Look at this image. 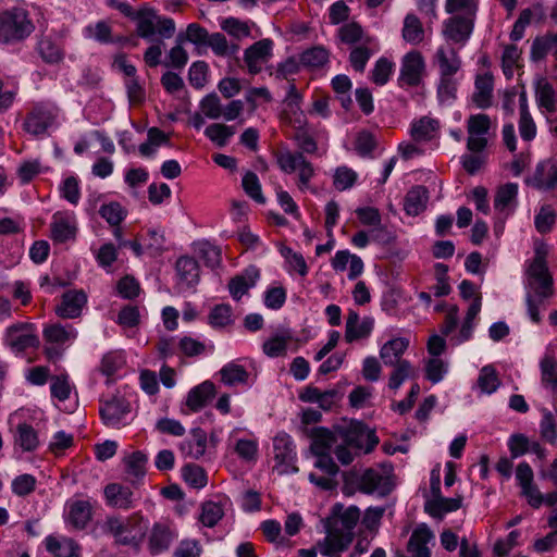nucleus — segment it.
<instances>
[{
  "instance_id": "nucleus-17",
  "label": "nucleus",
  "mask_w": 557,
  "mask_h": 557,
  "mask_svg": "<svg viewBox=\"0 0 557 557\" xmlns=\"http://www.w3.org/2000/svg\"><path fill=\"white\" fill-rule=\"evenodd\" d=\"M519 185L517 183H506L497 187L494 195L493 207L497 215L504 220L513 215L519 201Z\"/></svg>"
},
{
  "instance_id": "nucleus-47",
  "label": "nucleus",
  "mask_w": 557,
  "mask_h": 557,
  "mask_svg": "<svg viewBox=\"0 0 557 557\" xmlns=\"http://www.w3.org/2000/svg\"><path fill=\"white\" fill-rule=\"evenodd\" d=\"M500 384V379L493 364L481 368L476 379V387L481 394L492 395L499 388Z\"/></svg>"
},
{
  "instance_id": "nucleus-48",
  "label": "nucleus",
  "mask_w": 557,
  "mask_h": 557,
  "mask_svg": "<svg viewBox=\"0 0 557 557\" xmlns=\"http://www.w3.org/2000/svg\"><path fill=\"white\" fill-rule=\"evenodd\" d=\"M46 547L54 557H79V546L71 539L47 537Z\"/></svg>"
},
{
  "instance_id": "nucleus-63",
  "label": "nucleus",
  "mask_w": 557,
  "mask_h": 557,
  "mask_svg": "<svg viewBox=\"0 0 557 557\" xmlns=\"http://www.w3.org/2000/svg\"><path fill=\"white\" fill-rule=\"evenodd\" d=\"M197 251L199 257L205 261L206 265L214 269L221 264L222 252L220 247L211 244L208 240L198 243Z\"/></svg>"
},
{
  "instance_id": "nucleus-12",
  "label": "nucleus",
  "mask_w": 557,
  "mask_h": 557,
  "mask_svg": "<svg viewBox=\"0 0 557 557\" xmlns=\"http://www.w3.org/2000/svg\"><path fill=\"white\" fill-rule=\"evenodd\" d=\"M78 332L71 324L50 323L42 330L45 342L49 345L46 351L49 356L58 354L59 349L71 346L77 338Z\"/></svg>"
},
{
  "instance_id": "nucleus-44",
  "label": "nucleus",
  "mask_w": 557,
  "mask_h": 557,
  "mask_svg": "<svg viewBox=\"0 0 557 557\" xmlns=\"http://www.w3.org/2000/svg\"><path fill=\"white\" fill-rule=\"evenodd\" d=\"M338 37L347 45L373 44L374 37L367 35L356 22H349L338 28Z\"/></svg>"
},
{
  "instance_id": "nucleus-14",
  "label": "nucleus",
  "mask_w": 557,
  "mask_h": 557,
  "mask_svg": "<svg viewBox=\"0 0 557 557\" xmlns=\"http://www.w3.org/2000/svg\"><path fill=\"white\" fill-rule=\"evenodd\" d=\"M78 231V222L73 211H57L50 222V238L55 244L74 242Z\"/></svg>"
},
{
  "instance_id": "nucleus-43",
  "label": "nucleus",
  "mask_w": 557,
  "mask_h": 557,
  "mask_svg": "<svg viewBox=\"0 0 557 557\" xmlns=\"http://www.w3.org/2000/svg\"><path fill=\"white\" fill-rule=\"evenodd\" d=\"M234 323L235 315L228 304L215 305L208 314V324L214 330H224Z\"/></svg>"
},
{
  "instance_id": "nucleus-33",
  "label": "nucleus",
  "mask_w": 557,
  "mask_h": 557,
  "mask_svg": "<svg viewBox=\"0 0 557 557\" xmlns=\"http://www.w3.org/2000/svg\"><path fill=\"white\" fill-rule=\"evenodd\" d=\"M104 497L107 504L119 509H131L135 506L134 494L129 487L116 483L106 486Z\"/></svg>"
},
{
  "instance_id": "nucleus-15",
  "label": "nucleus",
  "mask_w": 557,
  "mask_h": 557,
  "mask_svg": "<svg viewBox=\"0 0 557 557\" xmlns=\"http://www.w3.org/2000/svg\"><path fill=\"white\" fill-rule=\"evenodd\" d=\"M425 61L421 52L412 50L407 52L400 64L398 85L400 87H416L422 82Z\"/></svg>"
},
{
  "instance_id": "nucleus-45",
  "label": "nucleus",
  "mask_w": 557,
  "mask_h": 557,
  "mask_svg": "<svg viewBox=\"0 0 557 557\" xmlns=\"http://www.w3.org/2000/svg\"><path fill=\"white\" fill-rule=\"evenodd\" d=\"M433 539V533L428 528L417 529L408 543L411 557H430L428 543Z\"/></svg>"
},
{
  "instance_id": "nucleus-23",
  "label": "nucleus",
  "mask_w": 557,
  "mask_h": 557,
  "mask_svg": "<svg viewBox=\"0 0 557 557\" xmlns=\"http://www.w3.org/2000/svg\"><path fill=\"white\" fill-rule=\"evenodd\" d=\"M541 385L552 394H557V357L552 344L546 346L545 352L539 361Z\"/></svg>"
},
{
  "instance_id": "nucleus-39",
  "label": "nucleus",
  "mask_w": 557,
  "mask_h": 557,
  "mask_svg": "<svg viewBox=\"0 0 557 557\" xmlns=\"http://www.w3.org/2000/svg\"><path fill=\"white\" fill-rule=\"evenodd\" d=\"M461 497L446 498L442 495L432 497L425 502V511L434 518H443L446 513L458 510L461 507Z\"/></svg>"
},
{
  "instance_id": "nucleus-54",
  "label": "nucleus",
  "mask_w": 557,
  "mask_h": 557,
  "mask_svg": "<svg viewBox=\"0 0 557 557\" xmlns=\"http://www.w3.org/2000/svg\"><path fill=\"white\" fill-rule=\"evenodd\" d=\"M393 371L388 379V387L397 391L406 380L417 376L416 368L408 360L393 364Z\"/></svg>"
},
{
  "instance_id": "nucleus-30",
  "label": "nucleus",
  "mask_w": 557,
  "mask_h": 557,
  "mask_svg": "<svg viewBox=\"0 0 557 557\" xmlns=\"http://www.w3.org/2000/svg\"><path fill=\"white\" fill-rule=\"evenodd\" d=\"M302 95L297 90L294 84L288 86L286 96L283 100V115L289 122L299 126L305 121L301 110Z\"/></svg>"
},
{
  "instance_id": "nucleus-6",
  "label": "nucleus",
  "mask_w": 557,
  "mask_h": 557,
  "mask_svg": "<svg viewBox=\"0 0 557 557\" xmlns=\"http://www.w3.org/2000/svg\"><path fill=\"white\" fill-rule=\"evenodd\" d=\"M277 164L286 174L297 173V187L300 191L317 193L310 185L311 178L315 175L314 166L302 152L282 151L277 156Z\"/></svg>"
},
{
  "instance_id": "nucleus-35",
  "label": "nucleus",
  "mask_w": 557,
  "mask_h": 557,
  "mask_svg": "<svg viewBox=\"0 0 557 557\" xmlns=\"http://www.w3.org/2000/svg\"><path fill=\"white\" fill-rule=\"evenodd\" d=\"M493 88L494 84L491 73L476 75L472 100L478 108L487 109L492 106Z\"/></svg>"
},
{
  "instance_id": "nucleus-25",
  "label": "nucleus",
  "mask_w": 557,
  "mask_h": 557,
  "mask_svg": "<svg viewBox=\"0 0 557 557\" xmlns=\"http://www.w3.org/2000/svg\"><path fill=\"white\" fill-rule=\"evenodd\" d=\"M531 185L542 191L557 190V160L540 162L531 178Z\"/></svg>"
},
{
  "instance_id": "nucleus-26",
  "label": "nucleus",
  "mask_w": 557,
  "mask_h": 557,
  "mask_svg": "<svg viewBox=\"0 0 557 557\" xmlns=\"http://www.w3.org/2000/svg\"><path fill=\"white\" fill-rule=\"evenodd\" d=\"M86 304L87 296L83 290H67L62 295L60 304L55 307V314L62 319L78 318Z\"/></svg>"
},
{
  "instance_id": "nucleus-9",
  "label": "nucleus",
  "mask_w": 557,
  "mask_h": 557,
  "mask_svg": "<svg viewBox=\"0 0 557 557\" xmlns=\"http://www.w3.org/2000/svg\"><path fill=\"white\" fill-rule=\"evenodd\" d=\"M3 342L16 355L39 345L36 326L28 322H16L8 326Z\"/></svg>"
},
{
  "instance_id": "nucleus-8",
  "label": "nucleus",
  "mask_w": 557,
  "mask_h": 557,
  "mask_svg": "<svg viewBox=\"0 0 557 557\" xmlns=\"http://www.w3.org/2000/svg\"><path fill=\"white\" fill-rule=\"evenodd\" d=\"M273 454L275 465L273 470L280 475L296 473V446L290 435L281 432L273 438Z\"/></svg>"
},
{
  "instance_id": "nucleus-55",
  "label": "nucleus",
  "mask_w": 557,
  "mask_h": 557,
  "mask_svg": "<svg viewBox=\"0 0 557 557\" xmlns=\"http://www.w3.org/2000/svg\"><path fill=\"white\" fill-rule=\"evenodd\" d=\"M37 51L41 59L49 64H57L64 58L61 47L50 37H42L38 41Z\"/></svg>"
},
{
  "instance_id": "nucleus-27",
  "label": "nucleus",
  "mask_w": 557,
  "mask_h": 557,
  "mask_svg": "<svg viewBox=\"0 0 557 557\" xmlns=\"http://www.w3.org/2000/svg\"><path fill=\"white\" fill-rule=\"evenodd\" d=\"M374 327V319L364 317L360 319L356 311H349L346 320L345 339L348 343L368 337Z\"/></svg>"
},
{
  "instance_id": "nucleus-60",
  "label": "nucleus",
  "mask_w": 557,
  "mask_h": 557,
  "mask_svg": "<svg viewBox=\"0 0 557 557\" xmlns=\"http://www.w3.org/2000/svg\"><path fill=\"white\" fill-rule=\"evenodd\" d=\"M290 342V336L285 334H276L268 338L263 345L262 350L264 355L270 358H277L287 354V347Z\"/></svg>"
},
{
  "instance_id": "nucleus-52",
  "label": "nucleus",
  "mask_w": 557,
  "mask_h": 557,
  "mask_svg": "<svg viewBox=\"0 0 557 557\" xmlns=\"http://www.w3.org/2000/svg\"><path fill=\"white\" fill-rule=\"evenodd\" d=\"M235 133V126L223 123L210 124L205 129L206 137L219 148L225 147Z\"/></svg>"
},
{
  "instance_id": "nucleus-21",
  "label": "nucleus",
  "mask_w": 557,
  "mask_h": 557,
  "mask_svg": "<svg viewBox=\"0 0 557 557\" xmlns=\"http://www.w3.org/2000/svg\"><path fill=\"white\" fill-rule=\"evenodd\" d=\"M345 442L349 446L370 453L377 445L375 432L361 422H351L345 433Z\"/></svg>"
},
{
  "instance_id": "nucleus-3",
  "label": "nucleus",
  "mask_w": 557,
  "mask_h": 557,
  "mask_svg": "<svg viewBox=\"0 0 557 557\" xmlns=\"http://www.w3.org/2000/svg\"><path fill=\"white\" fill-rule=\"evenodd\" d=\"M106 529L117 544L138 548L148 531V520L138 513L128 517H109Z\"/></svg>"
},
{
  "instance_id": "nucleus-57",
  "label": "nucleus",
  "mask_w": 557,
  "mask_h": 557,
  "mask_svg": "<svg viewBox=\"0 0 557 557\" xmlns=\"http://www.w3.org/2000/svg\"><path fill=\"white\" fill-rule=\"evenodd\" d=\"M358 177L359 175L355 170L347 165H341L334 170L333 186L338 191L351 189L356 185Z\"/></svg>"
},
{
  "instance_id": "nucleus-4",
  "label": "nucleus",
  "mask_w": 557,
  "mask_h": 557,
  "mask_svg": "<svg viewBox=\"0 0 557 557\" xmlns=\"http://www.w3.org/2000/svg\"><path fill=\"white\" fill-rule=\"evenodd\" d=\"M35 24L26 9L14 7L0 13V42L16 44L29 37Z\"/></svg>"
},
{
  "instance_id": "nucleus-51",
  "label": "nucleus",
  "mask_w": 557,
  "mask_h": 557,
  "mask_svg": "<svg viewBox=\"0 0 557 557\" xmlns=\"http://www.w3.org/2000/svg\"><path fill=\"white\" fill-rule=\"evenodd\" d=\"M376 51H379L376 39H373V44H361L355 47L349 55L352 69L357 72H363L368 61Z\"/></svg>"
},
{
  "instance_id": "nucleus-36",
  "label": "nucleus",
  "mask_w": 557,
  "mask_h": 557,
  "mask_svg": "<svg viewBox=\"0 0 557 557\" xmlns=\"http://www.w3.org/2000/svg\"><path fill=\"white\" fill-rule=\"evenodd\" d=\"M214 384L210 381H205L188 392L185 404L189 410L197 412L207 405V403L214 396Z\"/></svg>"
},
{
  "instance_id": "nucleus-11",
  "label": "nucleus",
  "mask_w": 557,
  "mask_h": 557,
  "mask_svg": "<svg viewBox=\"0 0 557 557\" xmlns=\"http://www.w3.org/2000/svg\"><path fill=\"white\" fill-rule=\"evenodd\" d=\"M58 117V108L49 103H40L27 114L23 128L32 136L45 135L54 126Z\"/></svg>"
},
{
  "instance_id": "nucleus-18",
  "label": "nucleus",
  "mask_w": 557,
  "mask_h": 557,
  "mask_svg": "<svg viewBox=\"0 0 557 557\" xmlns=\"http://www.w3.org/2000/svg\"><path fill=\"white\" fill-rule=\"evenodd\" d=\"M273 40L264 38L245 50L244 62L250 74L255 75L261 72L263 65L273 57Z\"/></svg>"
},
{
  "instance_id": "nucleus-5",
  "label": "nucleus",
  "mask_w": 557,
  "mask_h": 557,
  "mask_svg": "<svg viewBox=\"0 0 557 557\" xmlns=\"http://www.w3.org/2000/svg\"><path fill=\"white\" fill-rule=\"evenodd\" d=\"M458 288L462 299H472V301L466 311L458 332L450 337V344L454 346H459L472 338L482 308V297L478 294L476 287L471 281H461Z\"/></svg>"
},
{
  "instance_id": "nucleus-19",
  "label": "nucleus",
  "mask_w": 557,
  "mask_h": 557,
  "mask_svg": "<svg viewBox=\"0 0 557 557\" xmlns=\"http://www.w3.org/2000/svg\"><path fill=\"white\" fill-rule=\"evenodd\" d=\"M491 120L486 114L470 115L467 122V148L472 152H481L487 145L486 135L490 131Z\"/></svg>"
},
{
  "instance_id": "nucleus-10",
  "label": "nucleus",
  "mask_w": 557,
  "mask_h": 557,
  "mask_svg": "<svg viewBox=\"0 0 557 557\" xmlns=\"http://www.w3.org/2000/svg\"><path fill=\"white\" fill-rule=\"evenodd\" d=\"M23 419V409L14 411L9 417V424L13 432L14 447L23 453H32L40 445L39 435L38 432Z\"/></svg>"
},
{
  "instance_id": "nucleus-24",
  "label": "nucleus",
  "mask_w": 557,
  "mask_h": 557,
  "mask_svg": "<svg viewBox=\"0 0 557 557\" xmlns=\"http://www.w3.org/2000/svg\"><path fill=\"white\" fill-rule=\"evenodd\" d=\"M433 62L438 69V76H456L461 69V59L457 50L448 45L437 47Z\"/></svg>"
},
{
  "instance_id": "nucleus-50",
  "label": "nucleus",
  "mask_w": 557,
  "mask_h": 557,
  "mask_svg": "<svg viewBox=\"0 0 557 557\" xmlns=\"http://www.w3.org/2000/svg\"><path fill=\"white\" fill-rule=\"evenodd\" d=\"M438 127L440 123L437 120L423 116L420 120L412 122L410 134L417 141H426L431 140L436 135Z\"/></svg>"
},
{
  "instance_id": "nucleus-59",
  "label": "nucleus",
  "mask_w": 557,
  "mask_h": 557,
  "mask_svg": "<svg viewBox=\"0 0 557 557\" xmlns=\"http://www.w3.org/2000/svg\"><path fill=\"white\" fill-rule=\"evenodd\" d=\"M148 458L141 451H133L123 459L126 473L135 479L143 478L146 473Z\"/></svg>"
},
{
  "instance_id": "nucleus-46",
  "label": "nucleus",
  "mask_w": 557,
  "mask_h": 557,
  "mask_svg": "<svg viewBox=\"0 0 557 557\" xmlns=\"http://www.w3.org/2000/svg\"><path fill=\"white\" fill-rule=\"evenodd\" d=\"M221 382L226 386L246 384L249 377L248 371L236 361L224 364L220 370Z\"/></svg>"
},
{
  "instance_id": "nucleus-13",
  "label": "nucleus",
  "mask_w": 557,
  "mask_h": 557,
  "mask_svg": "<svg viewBox=\"0 0 557 557\" xmlns=\"http://www.w3.org/2000/svg\"><path fill=\"white\" fill-rule=\"evenodd\" d=\"M476 16L451 14L443 22L442 35L447 41L465 46L470 39Z\"/></svg>"
},
{
  "instance_id": "nucleus-28",
  "label": "nucleus",
  "mask_w": 557,
  "mask_h": 557,
  "mask_svg": "<svg viewBox=\"0 0 557 557\" xmlns=\"http://www.w3.org/2000/svg\"><path fill=\"white\" fill-rule=\"evenodd\" d=\"M260 278V272L256 267H249L240 274L234 276L228 283V292L234 300H240Z\"/></svg>"
},
{
  "instance_id": "nucleus-1",
  "label": "nucleus",
  "mask_w": 557,
  "mask_h": 557,
  "mask_svg": "<svg viewBox=\"0 0 557 557\" xmlns=\"http://www.w3.org/2000/svg\"><path fill=\"white\" fill-rule=\"evenodd\" d=\"M547 249L544 245L535 248L534 257L527 268V283L533 295L527 296L528 314L534 323L541 321L540 307L553 295V278L546 263Z\"/></svg>"
},
{
  "instance_id": "nucleus-53",
  "label": "nucleus",
  "mask_w": 557,
  "mask_h": 557,
  "mask_svg": "<svg viewBox=\"0 0 557 557\" xmlns=\"http://www.w3.org/2000/svg\"><path fill=\"white\" fill-rule=\"evenodd\" d=\"M557 55V33L534 39L531 47V58L534 61L544 59L547 54Z\"/></svg>"
},
{
  "instance_id": "nucleus-64",
  "label": "nucleus",
  "mask_w": 557,
  "mask_h": 557,
  "mask_svg": "<svg viewBox=\"0 0 557 557\" xmlns=\"http://www.w3.org/2000/svg\"><path fill=\"white\" fill-rule=\"evenodd\" d=\"M206 46L210 47L214 54L219 57L233 55L238 51V46L230 45L222 33H213L209 35Z\"/></svg>"
},
{
  "instance_id": "nucleus-20",
  "label": "nucleus",
  "mask_w": 557,
  "mask_h": 557,
  "mask_svg": "<svg viewBox=\"0 0 557 557\" xmlns=\"http://www.w3.org/2000/svg\"><path fill=\"white\" fill-rule=\"evenodd\" d=\"M176 285L180 292L194 289L200 280L198 262L188 256L180 257L175 263Z\"/></svg>"
},
{
  "instance_id": "nucleus-41",
  "label": "nucleus",
  "mask_w": 557,
  "mask_h": 557,
  "mask_svg": "<svg viewBox=\"0 0 557 557\" xmlns=\"http://www.w3.org/2000/svg\"><path fill=\"white\" fill-rule=\"evenodd\" d=\"M360 520V510L356 506H350L336 520L333 532H338L342 537H349V542H352L354 530Z\"/></svg>"
},
{
  "instance_id": "nucleus-40",
  "label": "nucleus",
  "mask_w": 557,
  "mask_h": 557,
  "mask_svg": "<svg viewBox=\"0 0 557 557\" xmlns=\"http://www.w3.org/2000/svg\"><path fill=\"white\" fill-rule=\"evenodd\" d=\"M137 24V34L144 39H149L156 34V23L158 22L157 11L149 7L139 9L134 15Z\"/></svg>"
},
{
  "instance_id": "nucleus-37",
  "label": "nucleus",
  "mask_w": 557,
  "mask_h": 557,
  "mask_svg": "<svg viewBox=\"0 0 557 557\" xmlns=\"http://www.w3.org/2000/svg\"><path fill=\"white\" fill-rule=\"evenodd\" d=\"M429 201V191L424 186L411 187L404 199V210L408 215L416 216L423 212Z\"/></svg>"
},
{
  "instance_id": "nucleus-31",
  "label": "nucleus",
  "mask_w": 557,
  "mask_h": 557,
  "mask_svg": "<svg viewBox=\"0 0 557 557\" xmlns=\"http://www.w3.org/2000/svg\"><path fill=\"white\" fill-rule=\"evenodd\" d=\"M409 348V339L395 336L384 343L380 348V358L385 366L403 362V356Z\"/></svg>"
},
{
  "instance_id": "nucleus-32",
  "label": "nucleus",
  "mask_w": 557,
  "mask_h": 557,
  "mask_svg": "<svg viewBox=\"0 0 557 557\" xmlns=\"http://www.w3.org/2000/svg\"><path fill=\"white\" fill-rule=\"evenodd\" d=\"M299 399L304 403L318 404L323 410H330L339 399L337 389L320 391L318 387L307 386L299 394Z\"/></svg>"
},
{
  "instance_id": "nucleus-2",
  "label": "nucleus",
  "mask_w": 557,
  "mask_h": 557,
  "mask_svg": "<svg viewBox=\"0 0 557 557\" xmlns=\"http://www.w3.org/2000/svg\"><path fill=\"white\" fill-rule=\"evenodd\" d=\"M392 472L391 465L351 471L345 478L344 493L350 495L358 491L363 494L386 496L394 487Z\"/></svg>"
},
{
  "instance_id": "nucleus-62",
  "label": "nucleus",
  "mask_w": 557,
  "mask_h": 557,
  "mask_svg": "<svg viewBox=\"0 0 557 557\" xmlns=\"http://www.w3.org/2000/svg\"><path fill=\"white\" fill-rule=\"evenodd\" d=\"M111 33V26L106 21H98L95 24H89L83 29V35L85 38L94 39L100 44L112 42Z\"/></svg>"
},
{
  "instance_id": "nucleus-16",
  "label": "nucleus",
  "mask_w": 557,
  "mask_h": 557,
  "mask_svg": "<svg viewBox=\"0 0 557 557\" xmlns=\"http://www.w3.org/2000/svg\"><path fill=\"white\" fill-rule=\"evenodd\" d=\"M178 537V531L170 521H158L151 527L148 534V549L152 555L166 552Z\"/></svg>"
},
{
  "instance_id": "nucleus-7",
  "label": "nucleus",
  "mask_w": 557,
  "mask_h": 557,
  "mask_svg": "<svg viewBox=\"0 0 557 557\" xmlns=\"http://www.w3.org/2000/svg\"><path fill=\"white\" fill-rule=\"evenodd\" d=\"M99 412L102 422L113 429H121L133 420L131 404L121 395H113L109 399H100Z\"/></svg>"
},
{
  "instance_id": "nucleus-61",
  "label": "nucleus",
  "mask_w": 557,
  "mask_h": 557,
  "mask_svg": "<svg viewBox=\"0 0 557 557\" xmlns=\"http://www.w3.org/2000/svg\"><path fill=\"white\" fill-rule=\"evenodd\" d=\"M99 214L111 226H119L127 215L126 209L116 201L101 205Z\"/></svg>"
},
{
  "instance_id": "nucleus-56",
  "label": "nucleus",
  "mask_w": 557,
  "mask_h": 557,
  "mask_svg": "<svg viewBox=\"0 0 557 557\" xmlns=\"http://www.w3.org/2000/svg\"><path fill=\"white\" fill-rule=\"evenodd\" d=\"M458 84L456 76H438L437 98L442 104L449 106L456 100Z\"/></svg>"
},
{
  "instance_id": "nucleus-38",
  "label": "nucleus",
  "mask_w": 557,
  "mask_h": 557,
  "mask_svg": "<svg viewBox=\"0 0 557 557\" xmlns=\"http://www.w3.org/2000/svg\"><path fill=\"white\" fill-rule=\"evenodd\" d=\"M230 506V499L205 502L201 506L200 522L207 528L215 527L224 517L226 507Z\"/></svg>"
},
{
  "instance_id": "nucleus-29",
  "label": "nucleus",
  "mask_w": 557,
  "mask_h": 557,
  "mask_svg": "<svg viewBox=\"0 0 557 557\" xmlns=\"http://www.w3.org/2000/svg\"><path fill=\"white\" fill-rule=\"evenodd\" d=\"M65 521L75 529H84L91 519V506L83 499L70 500L65 506Z\"/></svg>"
},
{
  "instance_id": "nucleus-22",
  "label": "nucleus",
  "mask_w": 557,
  "mask_h": 557,
  "mask_svg": "<svg viewBox=\"0 0 557 557\" xmlns=\"http://www.w3.org/2000/svg\"><path fill=\"white\" fill-rule=\"evenodd\" d=\"M535 103L543 115L557 112V89L544 76L534 81Z\"/></svg>"
},
{
  "instance_id": "nucleus-34",
  "label": "nucleus",
  "mask_w": 557,
  "mask_h": 557,
  "mask_svg": "<svg viewBox=\"0 0 557 557\" xmlns=\"http://www.w3.org/2000/svg\"><path fill=\"white\" fill-rule=\"evenodd\" d=\"M207 434L203 430L193 429L189 436L180 444L181 453L188 458L199 459L206 453Z\"/></svg>"
},
{
  "instance_id": "nucleus-42",
  "label": "nucleus",
  "mask_w": 557,
  "mask_h": 557,
  "mask_svg": "<svg viewBox=\"0 0 557 557\" xmlns=\"http://www.w3.org/2000/svg\"><path fill=\"white\" fill-rule=\"evenodd\" d=\"M349 545V537H342L338 532L332 530L318 543L320 554L325 557H339V553L347 549Z\"/></svg>"
},
{
  "instance_id": "nucleus-49",
  "label": "nucleus",
  "mask_w": 557,
  "mask_h": 557,
  "mask_svg": "<svg viewBox=\"0 0 557 557\" xmlns=\"http://www.w3.org/2000/svg\"><path fill=\"white\" fill-rule=\"evenodd\" d=\"M401 36L406 42L411 45H419L423 41L424 28L416 14L408 13L405 16Z\"/></svg>"
},
{
  "instance_id": "nucleus-58",
  "label": "nucleus",
  "mask_w": 557,
  "mask_h": 557,
  "mask_svg": "<svg viewBox=\"0 0 557 557\" xmlns=\"http://www.w3.org/2000/svg\"><path fill=\"white\" fill-rule=\"evenodd\" d=\"M443 310H446V314L442 326V333L450 338L458 332L456 329L459 324V308L456 305L446 306L445 302L435 305L434 311L441 312Z\"/></svg>"
}]
</instances>
